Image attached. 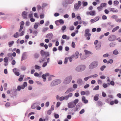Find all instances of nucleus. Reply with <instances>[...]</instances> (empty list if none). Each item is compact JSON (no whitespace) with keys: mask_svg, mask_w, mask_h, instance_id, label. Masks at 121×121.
Wrapping results in <instances>:
<instances>
[{"mask_svg":"<svg viewBox=\"0 0 121 121\" xmlns=\"http://www.w3.org/2000/svg\"><path fill=\"white\" fill-rule=\"evenodd\" d=\"M98 65V62L97 61H94L91 62L89 66V69H91L96 68Z\"/></svg>","mask_w":121,"mask_h":121,"instance_id":"f257e3e1","label":"nucleus"},{"mask_svg":"<svg viewBox=\"0 0 121 121\" xmlns=\"http://www.w3.org/2000/svg\"><path fill=\"white\" fill-rule=\"evenodd\" d=\"M86 68L85 65H81L77 66L75 68V70L77 71L80 72L84 71Z\"/></svg>","mask_w":121,"mask_h":121,"instance_id":"f03ea898","label":"nucleus"},{"mask_svg":"<svg viewBox=\"0 0 121 121\" xmlns=\"http://www.w3.org/2000/svg\"><path fill=\"white\" fill-rule=\"evenodd\" d=\"M120 38L119 37L116 38L115 35H110L108 36V39L110 41H114L115 40H118Z\"/></svg>","mask_w":121,"mask_h":121,"instance_id":"7ed1b4c3","label":"nucleus"},{"mask_svg":"<svg viewBox=\"0 0 121 121\" xmlns=\"http://www.w3.org/2000/svg\"><path fill=\"white\" fill-rule=\"evenodd\" d=\"M72 78L71 75H70L64 79L63 83L65 84H67L71 82Z\"/></svg>","mask_w":121,"mask_h":121,"instance_id":"20e7f679","label":"nucleus"},{"mask_svg":"<svg viewBox=\"0 0 121 121\" xmlns=\"http://www.w3.org/2000/svg\"><path fill=\"white\" fill-rule=\"evenodd\" d=\"M61 81L60 79H56L53 81L52 82L51 86H53L57 85L61 83Z\"/></svg>","mask_w":121,"mask_h":121,"instance_id":"39448f33","label":"nucleus"},{"mask_svg":"<svg viewBox=\"0 0 121 121\" xmlns=\"http://www.w3.org/2000/svg\"><path fill=\"white\" fill-rule=\"evenodd\" d=\"M49 56V54H48L46 56H42V57L39 60V62L41 63H42L43 62H45L47 60V57Z\"/></svg>","mask_w":121,"mask_h":121,"instance_id":"423d86ee","label":"nucleus"},{"mask_svg":"<svg viewBox=\"0 0 121 121\" xmlns=\"http://www.w3.org/2000/svg\"><path fill=\"white\" fill-rule=\"evenodd\" d=\"M40 54L42 56H44L49 54L50 56V54L48 52H46L43 50H41L40 51Z\"/></svg>","mask_w":121,"mask_h":121,"instance_id":"0eeeda50","label":"nucleus"},{"mask_svg":"<svg viewBox=\"0 0 121 121\" xmlns=\"http://www.w3.org/2000/svg\"><path fill=\"white\" fill-rule=\"evenodd\" d=\"M75 106L76 105L72 101L70 102L68 104V107L69 108H74Z\"/></svg>","mask_w":121,"mask_h":121,"instance_id":"6e6552de","label":"nucleus"},{"mask_svg":"<svg viewBox=\"0 0 121 121\" xmlns=\"http://www.w3.org/2000/svg\"><path fill=\"white\" fill-rule=\"evenodd\" d=\"M27 12L25 11L22 12V16L23 19H26L27 18Z\"/></svg>","mask_w":121,"mask_h":121,"instance_id":"1a4fd4ad","label":"nucleus"},{"mask_svg":"<svg viewBox=\"0 0 121 121\" xmlns=\"http://www.w3.org/2000/svg\"><path fill=\"white\" fill-rule=\"evenodd\" d=\"M27 54L26 52H24L22 54L21 57V61H22L23 60H24L27 58Z\"/></svg>","mask_w":121,"mask_h":121,"instance_id":"9d476101","label":"nucleus"},{"mask_svg":"<svg viewBox=\"0 0 121 121\" xmlns=\"http://www.w3.org/2000/svg\"><path fill=\"white\" fill-rule=\"evenodd\" d=\"M74 90L73 88L71 87L68 88L67 90L66 91L65 93V95H66L68 93L71 92H72L74 91Z\"/></svg>","mask_w":121,"mask_h":121,"instance_id":"9b49d317","label":"nucleus"},{"mask_svg":"<svg viewBox=\"0 0 121 121\" xmlns=\"http://www.w3.org/2000/svg\"><path fill=\"white\" fill-rule=\"evenodd\" d=\"M73 94L72 93H70L68 95L65 96H64V99L65 100H68L69 97H71L72 96Z\"/></svg>","mask_w":121,"mask_h":121,"instance_id":"f8f14e48","label":"nucleus"},{"mask_svg":"<svg viewBox=\"0 0 121 121\" xmlns=\"http://www.w3.org/2000/svg\"><path fill=\"white\" fill-rule=\"evenodd\" d=\"M53 36V34L52 33H50L48 34L47 35L46 37V38L51 40Z\"/></svg>","mask_w":121,"mask_h":121,"instance_id":"ddd939ff","label":"nucleus"},{"mask_svg":"<svg viewBox=\"0 0 121 121\" xmlns=\"http://www.w3.org/2000/svg\"><path fill=\"white\" fill-rule=\"evenodd\" d=\"M68 3L66 0H63L62 2V4L63 6L64 7H66L68 6Z\"/></svg>","mask_w":121,"mask_h":121,"instance_id":"4468645a","label":"nucleus"},{"mask_svg":"<svg viewBox=\"0 0 121 121\" xmlns=\"http://www.w3.org/2000/svg\"><path fill=\"white\" fill-rule=\"evenodd\" d=\"M101 46V43L100 42H98L97 45L95 47L96 49L98 50H99L100 49V47Z\"/></svg>","mask_w":121,"mask_h":121,"instance_id":"2eb2a0df","label":"nucleus"},{"mask_svg":"<svg viewBox=\"0 0 121 121\" xmlns=\"http://www.w3.org/2000/svg\"><path fill=\"white\" fill-rule=\"evenodd\" d=\"M24 77V75H21L19 76V78L18 79L19 82H21L22 81L23 79V78Z\"/></svg>","mask_w":121,"mask_h":121,"instance_id":"dca6fc26","label":"nucleus"},{"mask_svg":"<svg viewBox=\"0 0 121 121\" xmlns=\"http://www.w3.org/2000/svg\"><path fill=\"white\" fill-rule=\"evenodd\" d=\"M99 95L98 94H96L94 96V99L95 101H97L99 99Z\"/></svg>","mask_w":121,"mask_h":121,"instance_id":"f3484780","label":"nucleus"},{"mask_svg":"<svg viewBox=\"0 0 121 121\" xmlns=\"http://www.w3.org/2000/svg\"><path fill=\"white\" fill-rule=\"evenodd\" d=\"M110 85V84L109 83H104L103 84V86L104 88H106L108 86Z\"/></svg>","mask_w":121,"mask_h":121,"instance_id":"a211bd4d","label":"nucleus"},{"mask_svg":"<svg viewBox=\"0 0 121 121\" xmlns=\"http://www.w3.org/2000/svg\"><path fill=\"white\" fill-rule=\"evenodd\" d=\"M82 79L81 78H79L77 80V82L79 85H81L82 84Z\"/></svg>","mask_w":121,"mask_h":121,"instance_id":"6ab92c4d","label":"nucleus"},{"mask_svg":"<svg viewBox=\"0 0 121 121\" xmlns=\"http://www.w3.org/2000/svg\"><path fill=\"white\" fill-rule=\"evenodd\" d=\"M39 24V23H35L34 26V28L35 29H37L38 27V25Z\"/></svg>","mask_w":121,"mask_h":121,"instance_id":"aec40b11","label":"nucleus"},{"mask_svg":"<svg viewBox=\"0 0 121 121\" xmlns=\"http://www.w3.org/2000/svg\"><path fill=\"white\" fill-rule=\"evenodd\" d=\"M119 28V27L118 26H117L115 27L114 28L113 30H112V31L113 32H115V31H117L118 29Z\"/></svg>","mask_w":121,"mask_h":121,"instance_id":"412c9836","label":"nucleus"},{"mask_svg":"<svg viewBox=\"0 0 121 121\" xmlns=\"http://www.w3.org/2000/svg\"><path fill=\"white\" fill-rule=\"evenodd\" d=\"M116 43L115 42H112L110 43L109 44V46L111 47H113L115 46Z\"/></svg>","mask_w":121,"mask_h":121,"instance_id":"4be33fe9","label":"nucleus"},{"mask_svg":"<svg viewBox=\"0 0 121 121\" xmlns=\"http://www.w3.org/2000/svg\"><path fill=\"white\" fill-rule=\"evenodd\" d=\"M79 7L80 6L77 3H76L74 4V8L75 9H76L77 10L79 9Z\"/></svg>","mask_w":121,"mask_h":121,"instance_id":"5701e85b","label":"nucleus"},{"mask_svg":"<svg viewBox=\"0 0 121 121\" xmlns=\"http://www.w3.org/2000/svg\"><path fill=\"white\" fill-rule=\"evenodd\" d=\"M95 13V11H91L89 12V14L92 16H93Z\"/></svg>","mask_w":121,"mask_h":121,"instance_id":"b1692460","label":"nucleus"},{"mask_svg":"<svg viewBox=\"0 0 121 121\" xmlns=\"http://www.w3.org/2000/svg\"><path fill=\"white\" fill-rule=\"evenodd\" d=\"M79 54V53L78 51H76L74 55V57L75 59H77L78 57V55Z\"/></svg>","mask_w":121,"mask_h":121,"instance_id":"393cba45","label":"nucleus"},{"mask_svg":"<svg viewBox=\"0 0 121 121\" xmlns=\"http://www.w3.org/2000/svg\"><path fill=\"white\" fill-rule=\"evenodd\" d=\"M41 77L43 79V81L45 82L46 80V75L45 74H43L42 75Z\"/></svg>","mask_w":121,"mask_h":121,"instance_id":"a878e982","label":"nucleus"},{"mask_svg":"<svg viewBox=\"0 0 121 121\" xmlns=\"http://www.w3.org/2000/svg\"><path fill=\"white\" fill-rule=\"evenodd\" d=\"M14 43V41H12L9 42L8 43L9 46V47H12L13 44Z\"/></svg>","mask_w":121,"mask_h":121,"instance_id":"bb28decb","label":"nucleus"},{"mask_svg":"<svg viewBox=\"0 0 121 121\" xmlns=\"http://www.w3.org/2000/svg\"><path fill=\"white\" fill-rule=\"evenodd\" d=\"M84 51L85 53L86 54H92V53L91 52L86 50H85Z\"/></svg>","mask_w":121,"mask_h":121,"instance_id":"cd10ccee","label":"nucleus"},{"mask_svg":"<svg viewBox=\"0 0 121 121\" xmlns=\"http://www.w3.org/2000/svg\"><path fill=\"white\" fill-rule=\"evenodd\" d=\"M78 106H77V105L76 106V108L75 109L74 108H73L71 111L72 112L74 111L75 112L76 111H78Z\"/></svg>","mask_w":121,"mask_h":121,"instance_id":"c85d7f7f","label":"nucleus"},{"mask_svg":"<svg viewBox=\"0 0 121 121\" xmlns=\"http://www.w3.org/2000/svg\"><path fill=\"white\" fill-rule=\"evenodd\" d=\"M90 32V30L89 29H86L85 30V34L84 35L85 36H86V34Z\"/></svg>","mask_w":121,"mask_h":121,"instance_id":"c756f323","label":"nucleus"},{"mask_svg":"<svg viewBox=\"0 0 121 121\" xmlns=\"http://www.w3.org/2000/svg\"><path fill=\"white\" fill-rule=\"evenodd\" d=\"M119 53L118 52L117 49L115 50L113 52V53L114 54L117 55Z\"/></svg>","mask_w":121,"mask_h":121,"instance_id":"7c9ffc66","label":"nucleus"},{"mask_svg":"<svg viewBox=\"0 0 121 121\" xmlns=\"http://www.w3.org/2000/svg\"><path fill=\"white\" fill-rule=\"evenodd\" d=\"M7 56L8 57L10 58L11 60L13 59V57L12 55V54L11 53H9L7 54Z\"/></svg>","mask_w":121,"mask_h":121,"instance_id":"2f4dec72","label":"nucleus"},{"mask_svg":"<svg viewBox=\"0 0 121 121\" xmlns=\"http://www.w3.org/2000/svg\"><path fill=\"white\" fill-rule=\"evenodd\" d=\"M106 3H102L100 4V6L101 7L103 8L106 6Z\"/></svg>","mask_w":121,"mask_h":121,"instance_id":"473e14b6","label":"nucleus"},{"mask_svg":"<svg viewBox=\"0 0 121 121\" xmlns=\"http://www.w3.org/2000/svg\"><path fill=\"white\" fill-rule=\"evenodd\" d=\"M83 6H85L88 5V3L87 2L83 1L82 2Z\"/></svg>","mask_w":121,"mask_h":121,"instance_id":"72a5a7b5","label":"nucleus"},{"mask_svg":"<svg viewBox=\"0 0 121 121\" xmlns=\"http://www.w3.org/2000/svg\"><path fill=\"white\" fill-rule=\"evenodd\" d=\"M58 21L59 22L60 24H63L64 23V21L63 19H60L58 20Z\"/></svg>","mask_w":121,"mask_h":121,"instance_id":"f704fd0d","label":"nucleus"},{"mask_svg":"<svg viewBox=\"0 0 121 121\" xmlns=\"http://www.w3.org/2000/svg\"><path fill=\"white\" fill-rule=\"evenodd\" d=\"M79 101V100L78 99H75L73 101H72L74 104L76 105V104L78 103Z\"/></svg>","mask_w":121,"mask_h":121,"instance_id":"c9c22d12","label":"nucleus"},{"mask_svg":"<svg viewBox=\"0 0 121 121\" xmlns=\"http://www.w3.org/2000/svg\"><path fill=\"white\" fill-rule=\"evenodd\" d=\"M18 32H16L13 36L15 38H17L18 36Z\"/></svg>","mask_w":121,"mask_h":121,"instance_id":"e433bc0d","label":"nucleus"},{"mask_svg":"<svg viewBox=\"0 0 121 121\" xmlns=\"http://www.w3.org/2000/svg\"><path fill=\"white\" fill-rule=\"evenodd\" d=\"M99 86L97 85L93 89V90H98L99 89Z\"/></svg>","mask_w":121,"mask_h":121,"instance_id":"4c0bfd02","label":"nucleus"},{"mask_svg":"<svg viewBox=\"0 0 121 121\" xmlns=\"http://www.w3.org/2000/svg\"><path fill=\"white\" fill-rule=\"evenodd\" d=\"M35 68L36 69H38L41 68V67L39 65H36L35 66Z\"/></svg>","mask_w":121,"mask_h":121,"instance_id":"58836bf2","label":"nucleus"},{"mask_svg":"<svg viewBox=\"0 0 121 121\" xmlns=\"http://www.w3.org/2000/svg\"><path fill=\"white\" fill-rule=\"evenodd\" d=\"M113 62V60L112 59H110L108 61L107 64L110 63L112 64Z\"/></svg>","mask_w":121,"mask_h":121,"instance_id":"ea45409f","label":"nucleus"},{"mask_svg":"<svg viewBox=\"0 0 121 121\" xmlns=\"http://www.w3.org/2000/svg\"><path fill=\"white\" fill-rule=\"evenodd\" d=\"M30 13L29 15V18H31V17H33V13L32 11H30Z\"/></svg>","mask_w":121,"mask_h":121,"instance_id":"a19ab883","label":"nucleus"},{"mask_svg":"<svg viewBox=\"0 0 121 121\" xmlns=\"http://www.w3.org/2000/svg\"><path fill=\"white\" fill-rule=\"evenodd\" d=\"M106 66L105 65H103L101 66L100 68V69L102 71H103L106 68Z\"/></svg>","mask_w":121,"mask_h":121,"instance_id":"79ce46f5","label":"nucleus"},{"mask_svg":"<svg viewBox=\"0 0 121 121\" xmlns=\"http://www.w3.org/2000/svg\"><path fill=\"white\" fill-rule=\"evenodd\" d=\"M8 59L7 57H5L4 59V61L5 63H8Z\"/></svg>","mask_w":121,"mask_h":121,"instance_id":"37998d69","label":"nucleus"},{"mask_svg":"<svg viewBox=\"0 0 121 121\" xmlns=\"http://www.w3.org/2000/svg\"><path fill=\"white\" fill-rule=\"evenodd\" d=\"M97 104L100 106H102L103 105L101 101H98L97 103Z\"/></svg>","mask_w":121,"mask_h":121,"instance_id":"c03bdc74","label":"nucleus"},{"mask_svg":"<svg viewBox=\"0 0 121 121\" xmlns=\"http://www.w3.org/2000/svg\"><path fill=\"white\" fill-rule=\"evenodd\" d=\"M48 63L47 62H44L42 65V67L43 68L45 67L47 65V64Z\"/></svg>","mask_w":121,"mask_h":121,"instance_id":"a18cd8bd","label":"nucleus"},{"mask_svg":"<svg viewBox=\"0 0 121 121\" xmlns=\"http://www.w3.org/2000/svg\"><path fill=\"white\" fill-rule=\"evenodd\" d=\"M100 17L99 16H97L95 17L94 18L95 22H96L99 20Z\"/></svg>","mask_w":121,"mask_h":121,"instance_id":"49530a36","label":"nucleus"},{"mask_svg":"<svg viewBox=\"0 0 121 121\" xmlns=\"http://www.w3.org/2000/svg\"><path fill=\"white\" fill-rule=\"evenodd\" d=\"M39 55L38 53H35L34 55L35 57V58H37L39 57Z\"/></svg>","mask_w":121,"mask_h":121,"instance_id":"de8ad7c7","label":"nucleus"},{"mask_svg":"<svg viewBox=\"0 0 121 121\" xmlns=\"http://www.w3.org/2000/svg\"><path fill=\"white\" fill-rule=\"evenodd\" d=\"M21 89V86L19 85L17 86V88L15 90V91H20Z\"/></svg>","mask_w":121,"mask_h":121,"instance_id":"09e8293b","label":"nucleus"},{"mask_svg":"<svg viewBox=\"0 0 121 121\" xmlns=\"http://www.w3.org/2000/svg\"><path fill=\"white\" fill-rule=\"evenodd\" d=\"M33 33L35 36H36L38 33V32L36 30H35L33 31Z\"/></svg>","mask_w":121,"mask_h":121,"instance_id":"8fccbe9b","label":"nucleus"},{"mask_svg":"<svg viewBox=\"0 0 121 121\" xmlns=\"http://www.w3.org/2000/svg\"><path fill=\"white\" fill-rule=\"evenodd\" d=\"M48 29L49 28L48 27H45L42 30V31L43 32H45L47 31Z\"/></svg>","mask_w":121,"mask_h":121,"instance_id":"3c124183","label":"nucleus"},{"mask_svg":"<svg viewBox=\"0 0 121 121\" xmlns=\"http://www.w3.org/2000/svg\"><path fill=\"white\" fill-rule=\"evenodd\" d=\"M91 78V77L90 76L88 77H86L84 78V80L85 81H87L88 79Z\"/></svg>","mask_w":121,"mask_h":121,"instance_id":"603ef678","label":"nucleus"},{"mask_svg":"<svg viewBox=\"0 0 121 121\" xmlns=\"http://www.w3.org/2000/svg\"><path fill=\"white\" fill-rule=\"evenodd\" d=\"M68 58L66 57L65 58L64 62V63L65 64H67L68 62Z\"/></svg>","mask_w":121,"mask_h":121,"instance_id":"864d4df0","label":"nucleus"},{"mask_svg":"<svg viewBox=\"0 0 121 121\" xmlns=\"http://www.w3.org/2000/svg\"><path fill=\"white\" fill-rule=\"evenodd\" d=\"M72 48H74L75 47V44L74 42H72Z\"/></svg>","mask_w":121,"mask_h":121,"instance_id":"5fc2aeb1","label":"nucleus"},{"mask_svg":"<svg viewBox=\"0 0 121 121\" xmlns=\"http://www.w3.org/2000/svg\"><path fill=\"white\" fill-rule=\"evenodd\" d=\"M111 17L112 18L115 19L116 20L117 19V18H118V16L117 15H114L112 16Z\"/></svg>","mask_w":121,"mask_h":121,"instance_id":"6e6d98bb","label":"nucleus"},{"mask_svg":"<svg viewBox=\"0 0 121 121\" xmlns=\"http://www.w3.org/2000/svg\"><path fill=\"white\" fill-rule=\"evenodd\" d=\"M66 26H64L62 27L61 29L63 31H64L66 29Z\"/></svg>","mask_w":121,"mask_h":121,"instance_id":"4d7b16f0","label":"nucleus"},{"mask_svg":"<svg viewBox=\"0 0 121 121\" xmlns=\"http://www.w3.org/2000/svg\"><path fill=\"white\" fill-rule=\"evenodd\" d=\"M115 21L118 23L121 22V18H118L115 20Z\"/></svg>","mask_w":121,"mask_h":121,"instance_id":"13d9d810","label":"nucleus"},{"mask_svg":"<svg viewBox=\"0 0 121 121\" xmlns=\"http://www.w3.org/2000/svg\"><path fill=\"white\" fill-rule=\"evenodd\" d=\"M61 103L60 102H58L56 104V107L57 108L60 105Z\"/></svg>","mask_w":121,"mask_h":121,"instance_id":"bf43d9fd","label":"nucleus"},{"mask_svg":"<svg viewBox=\"0 0 121 121\" xmlns=\"http://www.w3.org/2000/svg\"><path fill=\"white\" fill-rule=\"evenodd\" d=\"M55 23L56 26H59L60 25V24L58 20L56 21H55Z\"/></svg>","mask_w":121,"mask_h":121,"instance_id":"052dcab7","label":"nucleus"},{"mask_svg":"<svg viewBox=\"0 0 121 121\" xmlns=\"http://www.w3.org/2000/svg\"><path fill=\"white\" fill-rule=\"evenodd\" d=\"M69 29L70 30H73L74 29V26H72L69 27Z\"/></svg>","mask_w":121,"mask_h":121,"instance_id":"680f3d73","label":"nucleus"},{"mask_svg":"<svg viewBox=\"0 0 121 121\" xmlns=\"http://www.w3.org/2000/svg\"><path fill=\"white\" fill-rule=\"evenodd\" d=\"M82 22L83 23V24L84 26H86L87 24H88V22L86 21L85 22L83 21Z\"/></svg>","mask_w":121,"mask_h":121,"instance_id":"e2e57ef3","label":"nucleus"},{"mask_svg":"<svg viewBox=\"0 0 121 121\" xmlns=\"http://www.w3.org/2000/svg\"><path fill=\"white\" fill-rule=\"evenodd\" d=\"M63 47L61 46H60L58 47V49L60 51H61Z\"/></svg>","mask_w":121,"mask_h":121,"instance_id":"0e129e2a","label":"nucleus"},{"mask_svg":"<svg viewBox=\"0 0 121 121\" xmlns=\"http://www.w3.org/2000/svg\"><path fill=\"white\" fill-rule=\"evenodd\" d=\"M54 117L55 118L57 119L59 118V115L58 114H55Z\"/></svg>","mask_w":121,"mask_h":121,"instance_id":"69168bd1","label":"nucleus"},{"mask_svg":"<svg viewBox=\"0 0 121 121\" xmlns=\"http://www.w3.org/2000/svg\"><path fill=\"white\" fill-rule=\"evenodd\" d=\"M14 74L15 75L17 76H18L20 75V73L19 72L17 71H16L14 73Z\"/></svg>","mask_w":121,"mask_h":121,"instance_id":"338daca9","label":"nucleus"},{"mask_svg":"<svg viewBox=\"0 0 121 121\" xmlns=\"http://www.w3.org/2000/svg\"><path fill=\"white\" fill-rule=\"evenodd\" d=\"M15 28V26L13 25H11L10 28L12 30H13Z\"/></svg>","mask_w":121,"mask_h":121,"instance_id":"774afa93","label":"nucleus"}]
</instances>
